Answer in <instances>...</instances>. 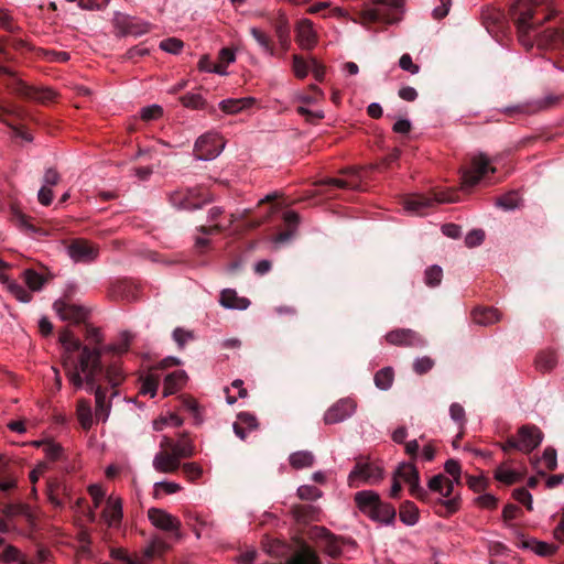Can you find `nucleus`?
<instances>
[{
	"label": "nucleus",
	"instance_id": "1",
	"mask_svg": "<svg viewBox=\"0 0 564 564\" xmlns=\"http://www.w3.org/2000/svg\"><path fill=\"white\" fill-rule=\"evenodd\" d=\"M63 347L62 366L69 384L75 391L85 389L95 394L96 417L106 422L112 403L119 395L118 387L124 381V373L118 362L104 366L101 350L80 344L69 329L59 334Z\"/></svg>",
	"mask_w": 564,
	"mask_h": 564
},
{
	"label": "nucleus",
	"instance_id": "2",
	"mask_svg": "<svg viewBox=\"0 0 564 564\" xmlns=\"http://www.w3.org/2000/svg\"><path fill=\"white\" fill-rule=\"evenodd\" d=\"M403 0H375L359 13L358 22L362 25L377 23L393 24L401 20Z\"/></svg>",
	"mask_w": 564,
	"mask_h": 564
},
{
	"label": "nucleus",
	"instance_id": "3",
	"mask_svg": "<svg viewBox=\"0 0 564 564\" xmlns=\"http://www.w3.org/2000/svg\"><path fill=\"white\" fill-rule=\"evenodd\" d=\"M195 455L193 441L189 440L187 432L178 435L174 449L160 451L153 458V468L161 474H175L180 468V460L191 458Z\"/></svg>",
	"mask_w": 564,
	"mask_h": 564
},
{
	"label": "nucleus",
	"instance_id": "4",
	"mask_svg": "<svg viewBox=\"0 0 564 564\" xmlns=\"http://www.w3.org/2000/svg\"><path fill=\"white\" fill-rule=\"evenodd\" d=\"M0 76L4 77V84L12 93L26 100H34L41 105H47L56 98V93L46 87H35L17 78L14 74L0 64Z\"/></svg>",
	"mask_w": 564,
	"mask_h": 564
},
{
	"label": "nucleus",
	"instance_id": "5",
	"mask_svg": "<svg viewBox=\"0 0 564 564\" xmlns=\"http://www.w3.org/2000/svg\"><path fill=\"white\" fill-rule=\"evenodd\" d=\"M355 502H357L359 510L369 516L370 519L382 524L393 523L395 518L394 507L381 501L376 492L358 491L355 495Z\"/></svg>",
	"mask_w": 564,
	"mask_h": 564
},
{
	"label": "nucleus",
	"instance_id": "6",
	"mask_svg": "<svg viewBox=\"0 0 564 564\" xmlns=\"http://www.w3.org/2000/svg\"><path fill=\"white\" fill-rule=\"evenodd\" d=\"M542 440L543 433L538 426L525 424L519 427L516 435L507 437V441L502 443L500 447L503 453L519 451L524 454H530L534 448L541 445Z\"/></svg>",
	"mask_w": 564,
	"mask_h": 564
},
{
	"label": "nucleus",
	"instance_id": "7",
	"mask_svg": "<svg viewBox=\"0 0 564 564\" xmlns=\"http://www.w3.org/2000/svg\"><path fill=\"white\" fill-rule=\"evenodd\" d=\"M455 202L449 192H433L430 194H412L404 198V208L415 215H424L426 209L443 203Z\"/></svg>",
	"mask_w": 564,
	"mask_h": 564
},
{
	"label": "nucleus",
	"instance_id": "8",
	"mask_svg": "<svg viewBox=\"0 0 564 564\" xmlns=\"http://www.w3.org/2000/svg\"><path fill=\"white\" fill-rule=\"evenodd\" d=\"M210 202L207 192L202 188L171 193L170 203L178 210H195Z\"/></svg>",
	"mask_w": 564,
	"mask_h": 564
},
{
	"label": "nucleus",
	"instance_id": "9",
	"mask_svg": "<svg viewBox=\"0 0 564 564\" xmlns=\"http://www.w3.org/2000/svg\"><path fill=\"white\" fill-rule=\"evenodd\" d=\"M489 173H496V167L491 165V161L486 154H478L471 159L469 169L463 172L464 187H473L480 182Z\"/></svg>",
	"mask_w": 564,
	"mask_h": 564
},
{
	"label": "nucleus",
	"instance_id": "10",
	"mask_svg": "<svg viewBox=\"0 0 564 564\" xmlns=\"http://www.w3.org/2000/svg\"><path fill=\"white\" fill-rule=\"evenodd\" d=\"M393 478L406 482L410 487V494L419 501L427 500L429 494L420 486L419 471L412 463H401L393 473Z\"/></svg>",
	"mask_w": 564,
	"mask_h": 564
},
{
	"label": "nucleus",
	"instance_id": "11",
	"mask_svg": "<svg viewBox=\"0 0 564 564\" xmlns=\"http://www.w3.org/2000/svg\"><path fill=\"white\" fill-rule=\"evenodd\" d=\"M542 3V0H517L511 4L510 13L519 32L525 33L531 29L534 10Z\"/></svg>",
	"mask_w": 564,
	"mask_h": 564
},
{
	"label": "nucleus",
	"instance_id": "12",
	"mask_svg": "<svg viewBox=\"0 0 564 564\" xmlns=\"http://www.w3.org/2000/svg\"><path fill=\"white\" fill-rule=\"evenodd\" d=\"M382 478L381 468L362 458L355 463V467L348 475L349 487L358 488L359 481L378 482Z\"/></svg>",
	"mask_w": 564,
	"mask_h": 564
},
{
	"label": "nucleus",
	"instance_id": "13",
	"mask_svg": "<svg viewBox=\"0 0 564 564\" xmlns=\"http://www.w3.org/2000/svg\"><path fill=\"white\" fill-rule=\"evenodd\" d=\"M67 253L75 262L88 263L98 257V247L84 238H74L67 243Z\"/></svg>",
	"mask_w": 564,
	"mask_h": 564
},
{
	"label": "nucleus",
	"instance_id": "14",
	"mask_svg": "<svg viewBox=\"0 0 564 564\" xmlns=\"http://www.w3.org/2000/svg\"><path fill=\"white\" fill-rule=\"evenodd\" d=\"M115 28L122 35H142L151 32V25L139 18L117 12L113 17Z\"/></svg>",
	"mask_w": 564,
	"mask_h": 564
},
{
	"label": "nucleus",
	"instance_id": "15",
	"mask_svg": "<svg viewBox=\"0 0 564 564\" xmlns=\"http://www.w3.org/2000/svg\"><path fill=\"white\" fill-rule=\"evenodd\" d=\"M386 340L390 345L400 347L423 348L426 346V339H424L419 333L409 328L392 329L388 332Z\"/></svg>",
	"mask_w": 564,
	"mask_h": 564
},
{
	"label": "nucleus",
	"instance_id": "16",
	"mask_svg": "<svg viewBox=\"0 0 564 564\" xmlns=\"http://www.w3.org/2000/svg\"><path fill=\"white\" fill-rule=\"evenodd\" d=\"M221 138L212 133L199 137L194 144V154L199 160H213L221 153Z\"/></svg>",
	"mask_w": 564,
	"mask_h": 564
},
{
	"label": "nucleus",
	"instance_id": "17",
	"mask_svg": "<svg viewBox=\"0 0 564 564\" xmlns=\"http://www.w3.org/2000/svg\"><path fill=\"white\" fill-rule=\"evenodd\" d=\"M313 531L317 532V538L323 541L324 552L330 557L336 558L341 555L343 546L346 544L355 545L354 541H349L343 538H337L330 533L326 528L314 527Z\"/></svg>",
	"mask_w": 564,
	"mask_h": 564
},
{
	"label": "nucleus",
	"instance_id": "18",
	"mask_svg": "<svg viewBox=\"0 0 564 564\" xmlns=\"http://www.w3.org/2000/svg\"><path fill=\"white\" fill-rule=\"evenodd\" d=\"M355 409L356 403L352 399H340L325 412L324 422L329 425L339 423L351 417L355 413Z\"/></svg>",
	"mask_w": 564,
	"mask_h": 564
},
{
	"label": "nucleus",
	"instance_id": "19",
	"mask_svg": "<svg viewBox=\"0 0 564 564\" xmlns=\"http://www.w3.org/2000/svg\"><path fill=\"white\" fill-rule=\"evenodd\" d=\"M148 519L150 523H152L156 528L164 530L166 532H174L176 539L180 538V534L177 532L180 529V522L176 517L161 509L150 508L148 510Z\"/></svg>",
	"mask_w": 564,
	"mask_h": 564
},
{
	"label": "nucleus",
	"instance_id": "20",
	"mask_svg": "<svg viewBox=\"0 0 564 564\" xmlns=\"http://www.w3.org/2000/svg\"><path fill=\"white\" fill-rule=\"evenodd\" d=\"M296 549L286 558L285 564H321L316 552L302 538L295 539Z\"/></svg>",
	"mask_w": 564,
	"mask_h": 564
},
{
	"label": "nucleus",
	"instance_id": "21",
	"mask_svg": "<svg viewBox=\"0 0 564 564\" xmlns=\"http://www.w3.org/2000/svg\"><path fill=\"white\" fill-rule=\"evenodd\" d=\"M53 307H55L57 315H59L63 321H72L75 324L84 323L87 316V311L84 306L57 301L53 304Z\"/></svg>",
	"mask_w": 564,
	"mask_h": 564
},
{
	"label": "nucleus",
	"instance_id": "22",
	"mask_svg": "<svg viewBox=\"0 0 564 564\" xmlns=\"http://www.w3.org/2000/svg\"><path fill=\"white\" fill-rule=\"evenodd\" d=\"M319 512L318 507L313 505H294L291 507V514L295 519L296 524L319 521Z\"/></svg>",
	"mask_w": 564,
	"mask_h": 564
},
{
	"label": "nucleus",
	"instance_id": "23",
	"mask_svg": "<svg viewBox=\"0 0 564 564\" xmlns=\"http://www.w3.org/2000/svg\"><path fill=\"white\" fill-rule=\"evenodd\" d=\"M257 417L250 412H239L238 420L235 421L234 423L235 435L241 438L242 441H245L247 437V431H254L257 430Z\"/></svg>",
	"mask_w": 564,
	"mask_h": 564
},
{
	"label": "nucleus",
	"instance_id": "24",
	"mask_svg": "<svg viewBox=\"0 0 564 564\" xmlns=\"http://www.w3.org/2000/svg\"><path fill=\"white\" fill-rule=\"evenodd\" d=\"M121 500L109 498L106 509L102 510V519L106 520L109 528H118L121 523Z\"/></svg>",
	"mask_w": 564,
	"mask_h": 564
},
{
	"label": "nucleus",
	"instance_id": "25",
	"mask_svg": "<svg viewBox=\"0 0 564 564\" xmlns=\"http://www.w3.org/2000/svg\"><path fill=\"white\" fill-rule=\"evenodd\" d=\"M220 304L227 308L246 310L250 305L247 297H240L232 289L223 290L220 294Z\"/></svg>",
	"mask_w": 564,
	"mask_h": 564
},
{
	"label": "nucleus",
	"instance_id": "26",
	"mask_svg": "<svg viewBox=\"0 0 564 564\" xmlns=\"http://www.w3.org/2000/svg\"><path fill=\"white\" fill-rule=\"evenodd\" d=\"M187 381L185 370H175L169 373L164 380V395H172L178 391Z\"/></svg>",
	"mask_w": 564,
	"mask_h": 564
},
{
	"label": "nucleus",
	"instance_id": "27",
	"mask_svg": "<svg viewBox=\"0 0 564 564\" xmlns=\"http://www.w3.org/2000/svg\"><path fill=\"white\" fill-rule=\"evenodd\" d=\"M254 104V98L246 97L240 99H224L220 104H218V107H220L221 111L234 115L239 113V111L243 109H248Z\"/></svg>",
	"mask_w": 564,
	"mask_h": 564
},
{
	"label": "nucleus",
	"instance_id": "28",
	"mask_svg": "<svg viewBox=\"0 0 564 564\" xmlns=\"http://www.w3.org/2000/svg\"><path fill=\"white\" fill-rule=\"evenodd\" d=\"M560 39L555 37H519L520 45L524 47L525 51H532L536 47L538 51H542L545 48H553L556 45V41Z\"/></svg>",
	"mask_w": 564,
	"mask_h": 564
},
{
	"label": "nucleus",
	"instance_id": "29",
	"mask_svg": "<svg viewBox=\"0 0 564 564\" xmlns=\"http://www.w3.org/2000/svg\"><path fill=\"white\" fill-rule=\"evenodd\" d=\"M170 549L167 544L159 538L152 539L149 542L148 546L142 551V561H151L159 556L164 555V553Z\"/></svg>",
	"mask_w": 564,
	"mask_h": 564
},
{
	"label": "nucleus",
	"instance_id": "30",
	"mask_svg": "<svg viewBox=\"0 0 564 564\" xmlns=\"http://www.w3.org/2000/svg\"><path fill=\"white\" fill-rule=\"evenodd\" d=\"M77 417L85 431H89L93 425V412L89 399H78Z\"/></svg>",
	"mask_w": 564,
	"mask_h": 564
},
{
	"label": "nucleus",
	"instance_id": "31",
	"mask_svg": "<svg viewBox=\"0 0 564 564\" xmlns=\"http://www.w3.org/2000/svg\"><path fill=\"white\" fill-rule=\"evenodd\" d=\"M473 319L478 325H491L499 321V312L494 307H477L473 311Z\"/></svg>",
	"mask_w": 564,
	"mask_h": 564
},
{
	"label": "nucleus",
	"instance_id": "32",
	"mask_svg": "<svg viewBox=\"0 0 564 564\" xmlns=\"http://www.w3.org/2000/svg\"><path fill=\"white\" fill-rule=\"evenodd\" d=\"M400 521L406 525H414L419 519V509L411 500H405L400 505L399 510Z\"/></svg>",
	"mask_w": 564,
	"mask_h": 564
},
{
	"label": "nucleus",
	"instance_id": "33",
	"mask_svg": "<svg viewBox=\"0 0 564 564\" xmlns=\"http://www.w3.org/2000/svg\"><path fill=\"white\" fill-rule=\"evenodd\" d=\"M113 297L131 302L137 299V288L129 281H119L112 289Z\"/></svg>",
	"mask_w": 564,
	"mask_h": 564
},
{
	"label": "nucleus",
	"instance_id": "34",
	"mask_svg": "<svg viewBox=\"0 0 564 564\" xmlns=\"http://www.w3.org/2000/svg\"><path fill=\"white\" fill-rule=\"evenodd\" d=\"M482 21L489 33H497L499 29H495V25L502 23L503 13L496 8H487L482 11Z\"/></svg>",
	"mask_w": 564,
	"mask_h": 564
},
{
	"label": "nucleus",
	"instance_id": "35",
	"mask_svg": "<svg viewBox=\"0 0 564 564\" xmlns=\"http://www.w3.org/2000/svg\"><path fill=\"white\" fill-rule=\"evenodd\" d=\"M556 362H558L556 354L551 349L541 351L535 358L538 371H551L556 367Z\"/></svg>",
	"mask_w": 564,
	"mask_h": 564
},
{
	"label": "nucleus",
	"instance_id": "36",
	"mask_svg": "<svg viewBox=\"0 0 564 564\" xmlns=\"http://www.w3.org/2000/svg\"><path fill=\"white\" fill-rule=\"evenodd\" d=\"M274 39L273 37H256L257 44L260 45V47L265 51L267 53H270L272 55H280L281 53L285 52L288 47L290 46V39L289 37H280L279 44H280V52L275 50L274 47Z\"/></svg>",
	"mask_w": 564,
	"mask_h": 564
},
{
	"label": "nucleus",
	"instance_id": "37",
	"mask_svg": "<svg viewBox=\"0 0 564 564\" xmlns=\"http://www.w3.org/2000/svg\"><path fill=\"white\" fill-rule=\"evenodd\" d=\"M181 104L188 109H207L209 113L216 112V108H207L205 99L198 94H187L181 97Z\"/></svg>",
	"mask_w": 564,
	"mask_h": 564
},
{
	"label": "nucleus",
	"instance_id": "38",
	"mask_svg": "<svg viewBox=\"0 0 564 564\" xmlns=\"http://www.w3.org/2000/svg\"><path fill=\"white\" fill-rule=\"evenodd\" d=\"M459 498L456 496L447 500L438 499L435 503V513L440 517L447 518L458 510Z\"/></svg>",
	"mask_w": 564,
	"mask_h": 564
},
{
	"label": "nucleus",
	"instance_id": "39",
	"mask_svg": "<svg viewBox=\"0 0 564 564\" xmlns=\"http://www.w3.org/2000/svg\"><path fill=\"white\" fill-rule=\"evenodd\" d=\"M314 463V455L307 451H300L290 455V464L292 468L301 469L312 466Z\"/></svg>",
	"mask_w": 564,
	"mask_h": 564
},
{
	"label": "nucleus",
	"instance_id": "40",
	"mask_svg": "<svg viewBox=\"0 0 564 564\" xmlns=\"http://www.w3.org/2000/svg\"><path fill=\"white\" fill-rule=\"evenodd\" d=\"M393 383V369L386 367L376 372L375 384L382 391H387Z\"/></svg>",
	"mask_w": 564,
	"mask_h": 564
},
{
	"label": "nucleus",
	"instance_id": "41",
	"mask_svg": "<svg viewBox=\"0 0 564 564\" xmlns=\"http://www.w3.org/2000/svg\"><path fill=\"white\" fill-rule=\"evenodd\" d=\"M326 10H327V13L324 14L325 17H338V18L346 17V13L338 7L329 9V2H317L313 6H311L307 9V12L315 14V13H319V12L326 11Z\"/></svg>",
	"mask_w": 564,
	"mask_h": 564
},
{
	"label": "nucleus",
	"instance_id": "42",
	"mask_svg": "<svg viewBox=\"0 0 564 564\" xmlns=\"http://www.w3.org/2000/svg\"><path fill=\"white\" fill-rule=\"evenodd\" d=\"M520 197L517 192H508L497 198L496 205L503 210H513L519 207Z\"/></svg>",
	"mask_w": 564,
	"mask_h": 564
},
{
	"label": "nucleus",
	"instance_id": "43",
	"mask_svg": "<svg viewBox=\"0 0 564 564\" xmlns=\"http://www.w3.org/2000/svg\"><path fill=\"white\" fill-rule=\"evenodd\" d=\"M23 280L24 283L28 284V288L32 291H40L42 285L44 284V278L35 272L33 269H26L23 271Z\"/></svg>",
	"mask_w": 564,
	"mask_h": 564
},
{
	"label": "nucleus",
	"instance_id": "44",
	"mask_svg": "<svg viewBox=\"0 0 564 564\" xmlns=\"http://www.w3.org/2000/svg\"><path fill=\"white\" fill-rule=\"evenodd\" d=\"M198 69L200 72L216 73L217 75L221 76L227 74V70H224V65L213 63L207 54L199 58Z\"/></svg>",
	"mask_w": 564,
	"mask_h": 564
},
{
	"label": "nucleus",
	"instance_id": "45",
	"mask_svg": "<svg viewBox=\"0 0 564 564\" xmlns=\"http://www.w3.org/2000/svg\"><path fill=\"white\" fill-rule=\"evenodd\" d=\"M34 446H43L46 457L50 458L51 460L61 459L63 448L59 444L53 442L35 441Z\"/></svg>",
	"mask_w": 564,
	"mask_h": 564
},
{
	"label": "nucleus",
	"instance_id": "46",
	"mask_svg": "<svg viewBox=\"0 0 564 564\" xmlns=\"http://www.w3.org/2000/svg\"><path fill=\"white\" fill-rule=\"evenodd\" d=\"M310 67L311 62L307 63L302 56L295 54L294 57H292V70H294L295 76L300 79L307 76Z\"/></svg>",
	"mask_w": 564,
	"mask_h": 564
},
{
	"label": "nucleus",
	"instance_id": "47",
	"mask_svg": "<svg viewBox=\"0 0 564 564\" xmlns=\"http://www.w3.org/2000/svg\"><path fill=\"white\" fill-rule=\"evenodd\" d=\"M172 338H174L178 349H183L187 343L194 340L195 337L192 330L177 327L174 329V333H172Z\"/></svg>",
	"mask_w": 564,
	"mask_h": 564
},
{
	"label": "nucleus",
	"instance_id": "48",
	"mask_svg": "<svg viewBox=\"0 0 564 564\" xmlns=\"http://www.w3.org/2000/svg\"><path fill=\"white\" fill-rule=\"evenodd\" d=\"M2 512L6 517H14L17 514H22L28 519L32 518V513L30 512L29 506L17 503V505H6L2 509Z\"/></svg>",
	"mask_w": 564,
	"mask_h": 564
},
{
	"label": "nucleus",
	"instance_id": "49",
	"mask_svg": "<svg viewBox=\"0 0 564 564\" xmlns=\"http://www.w3.org/2000/svg\"><path fill=\"white\" fill-rule=\"evenodd\" d=\"M442 269L437 264L429 267L425 271V283L430 288H435L441 283Z\"/></svg>",
	"mask_w": 564,
	"mask_h": 564
},
{
	"label": "nucleus",
	"instance_id": "50",
	"mask_svg": "<svg viewBox=\"0 0 564 564\" xmlns=\"http://www.w3.org/2000/svg\"><path fill=\"white\" fill-rule=\"evenodd\" d=\"M495 478L503 484L513 485L519 482L520 475L513 470L498 468L496 469Z\"/></svg>",
	"mask_w": 564,
	"mask_h": 564
},
{
	"label": "nucleus",
	"instance_id": "51",
	"mask_svg": "<svg viewBox=\"0 0 564 564\" xmlns=\"http://www.w3.org/2000/svg\"><path fill=\"white\" fill-rule=\"evenodd\" d=\"M160 50L170 54H178L183 48V42L176 37L164 39L159 44Z\"/></svg>",
	"mask_w": 564,
	"mask_h": 564
},
{
	"label": "nucleus",
	"instance_id": "52",
	"mask_svg": "<svg viewBox=\"0 0 564 564\" xmlns=\"http://www.w3.org/2000/svg\"><path fill=\"white\" fill-rule=\"evenodd\" d=\"M12 219H14L18 227H20L26 231H31V232L36 231V228L34 227V225L30 223L29 216L25 214H22V212H20L18 209L12 210Z\"/></svg>",
	"mask_w": 564,
	"mask_h": 564
},
{
	"label": "nucleus",
	"instance_id": "53",
	"mask_svg": "<svg viewBox=\"0 0 564 564\" xmlns=\"http://www.w3.org/2000/svg\"><path fill=\"white\" fill-rule=\"evenodd\" d=\"M321 495L319 489L313 486H302L297 488V497L303 501H315Z\"/></svg>",
	"mask_w": 564,
	"mask_h": 564
},
{
	"label": "nucleus",
	"instance_id": "54",
	"mask_svg": "<svg viewBox=\"0 0 564 564\" xmlns=\"http://www.w3.org/2000/svg\"><path fill=\"white\" fill-rule=\"evenodd\" d=\"M9 290H10V293L12 295H14V297H17V300L20 301L21 303H29L32 300V294L29 293V291L25 290L19 283H14V282L10 283Z\"/></svg>",
	"mask_w": 564,
	"mask_h": 564
},
{
	"label": "nucleus",
	"instance_id": "55",
	"mask_svg": "<svg viewBox=\"0 0 564 564\" xmlns=\"http://www.w3.org/2000/svg\"><path fill=\"white\" fill-rule=\"evenodd\" d=\"M131 338L132 335L129 332L120 334V341L110 345L109 350L118 355L127 351L130 346Z\"/></svg>",
	"mask_w": 564,
	"mask_h": 564
},
{
	"label": "nucleus",
	"instance_id": "56",
	"mask_svg": "<svg viewBox=\"0 0 564 564\" xmlns=\"http://www.w3.org/2000/svg\"><path fill=\"white\" fill-rule=\"evenodd\" d=\"M512 497L514 500L524 505L527 510H532V496L524 487L513 490Z\"/></svg>",
	"mask_w": 564,
	"mask_h": 564
},
{
	"label": "nucleus",
	"instance_id": "57",
	"mask_svg": "<svg viewBox=\"0 0 564 564\" xmlns=\"http://www.w3.org/2000/svg\"><path fill=\"white\" fill-rule=\"evenodd\" d=\"M447 475L454 477L456 484L462 482V468L456 459L449 458L444 465Z\"/></svg>",
	"mask_w": 564,
	"mask_h": 564
},
{
	"label": "nucleus",
	"instance_id": "58",
	"mask_svg": "<svg viewBox=\"0 0 564 564\" xmlns=\"http://www.w3.org/2000/svg\"><path fill=\"white\" fill-rule=\"evenodd\" d=\"M183 474H185L186 478L189 481H195L202 476V467L195 463H185L181 464Z\"/></svg>",
	"mask_w": 564,
	"mask_h": 564
},
{
	"label": "nucleus",
	"instance_id": "59",
	"mask_svg": "<svg viewBox=\"0 0 564 564\" xmlns=\"http://www.w3.org/2000/svg\"><path fill=\"white\" fill-rule=\"evenodd\" d=\"M484 239H485L484 230L482 229H474L467 234L466 239H464V243H466L467 248H475V247H478L480 243H482Z\"/></svg>",
	"mask_w": 564,
	"mask_h": 564
},
{
	"label": "nucleus",
	"instance_id": "60",
	"mask_svg": "<svg viewBox=\"0 0 564 564\" xmlns=\"http://www.w3.org/2000/svg\"><path fill=\"white\" fill-rule=\"evenodd\" d=\"M162 116V108L159 105L148 106L141 109V118L143 121H152L160 119Z\"/></svg>",
	"mask_w": 564,
	"mask_h": 564
},
{
	"label": "nucleus",
	"instance_id": "61",
	"mask_svg": "<svg viewBox=\"0 0 564 564\" xmlns=\"http://www.w3.org/2000/svg\"><path fill=\"white\" fill-rule=\"evenodd\" d=\"M109 2L110 0H79L78 7L88 11L102 10L109 4Z\"/></svg>",
	"mask_w": 564,
	"mask_h": 564
},
{
	"label": "nucleus",
	"instance_id": "62",
	"mask_svg": "<svg viewBox=\"0 0 564 564\" xmlns=\"http://www.w3.org/2000/svg\"><path fill=\"white\" fill-rule=\"evenodd\" d=\"M296 35H315V30L313 29V23L311 20L303 18L297 20L295 24Z\"/></svg>",
	"mask_w": 564,
	"mask_h": 564
},
{
	"label": "nucleus",
	"instance_id": "63",
	"mask_svg": "<svg viewBox=\"0 0 564 564\" xmlns=\"http://www.w3.org/2000/svg\"><path fill=\"white\" fill-rule=\"evenodd\" d=\"M412 367L417 375H424L434 367V361L430 357H422L417 358Z\"/></svg>",
	"mask_w": 564,
	"mask_h": 564
},
{
	"label": "nucleus",
	"instance_id": "64",
	"mask_svg": "<svg viewBox=\"0 0 564 564\" xmlns=\"http://www.w3.org/2000/svg\"><path fill=\"white\" fill-rule=\"evenodd\" d=\"M536 554L540 556H552L556 552V546L553 544H549L547 542H534V547H532Z\"/></svg>",
	"mask_w": 564,
	"mask_h": 564
}]
</instances>
